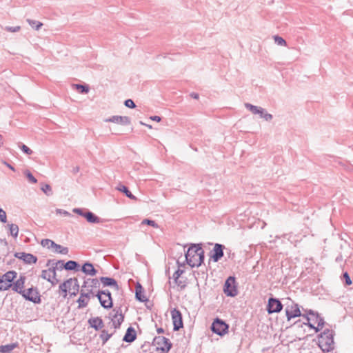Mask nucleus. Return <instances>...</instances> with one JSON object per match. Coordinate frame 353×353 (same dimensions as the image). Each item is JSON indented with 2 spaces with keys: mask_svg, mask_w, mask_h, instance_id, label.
Returning <instances> with one entry per match:
<instances>
[{
  "mask_svg": "<svg viewBox=\"0 0 353 353\" xmlns=\"http://www.w3.org/2000/svg\"><path fill=\"white\" fill-rule=\"evenodd\" d=\"M152 345L156 347L157 350L163 353H168L172 346V343L168 339L161 336L154 338Z\"/></svg>",
  "mask_w": 353,
  "mask_h": 353,
  "instance_id": "obj_4",
  "label": "nucleus"
},
{
  "mask_svg": "<svg viewBox=\"0 0 353 353\" xmlns=\"http://www.w3.org/2000/svg\"><path fill=\"white\" fill-rule=\"evenodd\" d=\"M96 294H94V292L92 291V288L84 290V294L82 296H85V297L87 299L88 302H89L91 296H95Z\"/></svg>",
  "mask_w": 353,
  "mask_h": 353,
  "instance_id": "obj_44",
  "label": "nucleus"
},
{
  "mask_svg": "<svg viewBox=\"0 0 353 353\" xmlns=\"http://www.w3.org/2000/svg\"><path fill=\"white\" fill-rule=\"evenodd\" d=\"M79 171V168L78 166L74 167L72 170L74 174L77 173Z\"/></svg>",
  "mask_w": 353,
  "mask_h": 353,
  "instance_id": "obj_64",
  "label": "nucleus"
},
{
  "mask_svg": "<svg viewBox=\"0 0 353 353\" xmlns=\"http://www.w3.org/2000/svg\"><path fill=\"white\" fill-rule=\"evenodd\" d=\"M114 311H115L116 312L112 317L111 321L112 323V326L114 327V328L118 329L120 327L121 323L124 320V316L121 314V310L120 307H119L117 310H114Z\"/></svg>",
  "mask_w": 353,
  "mask_h": 353,
  "instance_id": "obj_14",
  "label": "nucleus"
},
{
  "mask_svg": "<svg viewBox=\"0 0 353 353\" xmlns=\"http://www.w3.org/2000/svg\"><path fill=\"white\" fill-rule=\"evenodd\" d=\"M76 89L81 94H87L89 92V87L88 85L74 84Z\"/></svg>",
  "mask_w": 353,
  "mask_h": 353,
  "instance_id": "obj_34",
  "label": "nucleus"
},
{
  "mask_svg": "<svg viewBox=\"0 0 353 353\" xmlns=\"http://www.w3.org/2000/svg\"><path fill=\"white\" fill-rule=\"evenodd\" d=\"M259 114L260 115L261 118L264 119L267 121H270L273 118V116L271 114L268 113L265 110V112H263V114Z\"/></svg>",
  "mask_w": 353,
  "mask_h": 353,
  "instance_id": "obj_47",
  "label": "nucleus"
},
{
  "mask_svg": "<svg viewBox=\"0 0 353 353\" xmlns=\"http://www.w3.org/2000/svg\"><path fill=\"white\" fill-rule=\"evenodd\" d=\"M342 261H343V257H342V255H341V254L336 258V262H341Z\"/></svg>",
  "mask_w": 353,
  "mask_h": 353,
  "instance_id": "obj_61",
  "label": "nucleus"
},
{
  "mask_svg": "<svg viewBox=\"0 0 353 353\" xmlns=\"http://www.w3.org/2000/svg\"><path fill=\"white\" fill-rule=\"evenodd\" d=\"M343 278L345 279V285H350L352 284V281H351L349 274L347 272H345L343 273Z\"/></svg>",
  "mask_w": 353,
  "mask_h": 353,
  "instance_id": "obj_53",
  "label": "nucleus"
},
{
  "mask_svg": "<svg viewBox=\"0 0 353 353\" xmlns=\"http://www.w3.org/2000/svg\"><path fill=\"white\" fill-rule=\"evenodd\" d=\"M57 213H59V214H63L64 216H69L70 215V213L64 210H61V209H57Z\"/></svg>",
  "mask_w": 353,
  "mask_h": 353,
  "instance_id": "obj_58",
  "label": "nucleus"
},
{
  "mask_svg": "<svg viewBox=\"0 0 353 353\" xmlns=\"http://www.w3.org/2000/svg\"><path fill=\"white\" fill-rule=\"evenodd\" d=\"M334 332L326 328L318 336V345L324 352H328L334 348Z\"/></svg>",
  "mask_w": 353,
  "mask_h": 353,
  "instance_id": "obj_2",
  "label": "nucleus"
},
{
  "mask_svg": "<svg viewBox=\"0 0 353 353\" xmlns=\"http://www.w3.org/2000/svg\"><path fill=\"white\" fill-rule=\"evenodd\" d=\"M116 189L123 193L125 194V195L132 200H137V197L134 196L132 192L128 190V187L123 184H119L118 186L116 188Z\"/></svg>",
  "mask_w": 353,
  "mask_h": 353,
  "instance_id": "obj_23",
  "label": "nucleus"
},
{
  "mask_svg": "<svg viewBox=\"0 0 353 353\" xmlns=\"http://www.w3.org/2000/svg\"><path fill=\"white\" fill-rule=\"evenodd\" d=\"M41 190L47 195L51 196L52 194V190L51 186L48 184H45L41 187Z\"/></svg>",
  "mask_w": 353,
  "mask_h": 353,
  "instance_id": "obj_42",
  "label": "nucleus"
},
{
  "mask_svg": "<svg viewBox=\"0 0 353 353\" xmlns=\"http://www.w3.org/2000/svg\"><path fill=\"white\" fill-rule=\"evenodd\" d=\"M18 346L17 343H12L0 346V352L1 353H10L14 348Z\"/></svg>",
  "mask_w": 353,
  "mask_h": 353,
  "instance_id": "obj_28",
  "label": "nucleus"
},
{
  "mask_svg": "<svg viewBox=\"0 0 353 353\" xmlns=\"http://www.w3.org/2000/svg\"><path fill=\"white\" fill-rule=\"evenodd\" d=\"M112 334H109L107 330H103L100 334V339L102 341V344L104 345L111 338Z\"/></svg>",
  "mask_w": 353,
  "mask_h": 353,
  "instance_id": "obj_32",
  "label": "nucleus"
},
{
  "mask_svg": "<svg viewBox=\"0 0 353 353\" xmlns=\"http://www.w3.org/2000/svg\"><path fill=\"white\" fill-rule=\"evenodd\" d=\"M99 280L104 286L112 287L116 290H119V286L117 281L113 278L101 276L99 279Z\"/></svg>",
  "mask_w": 353,
  "mask_h": 353,
  "instance_id": "obj_17",
  "label": "nucleus"
},
{
  "mask_svg": "<svg viewBox=\"0 0 353 353\" xmlns=\"http://www.w3.org/2000/svg\"><path fill=\"white\" fill-rule=\"evenodd\" d=\"M303 317L307 321L306 323H303L304 325H307L310 328H314V325L310 322V318L307 315H303Z\"/></svg>",
  "mask_w": 353,
  "mask_h": 353,
  "instance_id": "obj_54",
  "label": "nucleus"
},
{
  "mask_svg": "<svg viewBox=\"0 0 353 353\" xmlns=\"http://www.w3.org/2000/svg\"><path fill=\"white\" fill-rule=\"evenodd\" d=\"M26 276L24 275H20L19 278L12 284V289L15 292L21 294L23 292V288L26 281Z\"/></svg>",
  "mask_w": 353,
  "mask_h": 353,
  "instance_id": "obj_15",
  "label": "nucleus"
},
{
  "mask_svg": "<svg viewBox=\"0 0 353 353\" xmlns=\"http://www.w3.org/2000/svg\"><path fill=\"white\" fill-rule=\"evenodd\" d=\"M50 265H54L57 270H62L63 269H64L63 265H65V263L62 260H59L56 261L55 260L49 259L47 262L46 265L50 266Z\"/></svg>",
  "mask_w": 353,
  "mask_h": 353,
  "instance_id": "obj_29",
  "label": "nucleus"
},
{
  "mask_svg": "<svg viewBox=\"0 0 353 353\" xmlns=\"http://www.w3.org/2000/svg\"><path fill=\"white\" fill-rule=\"evenodd\" d=\"M10 228V234L14 237L17 238L19 233V227L17 225L11 223L8 225Z\"/></svg>",
  "mask_w": 353,
  "mask_h": 353,
  "instance_id": "obj_33",
  "label": "nucleus"
},
{
  "mask_svg": "<svg viewBox=\"0 0 353 353\" xmlns=\"http://www.w3.org/2000/svg\"><path fill=\"white\" fill-rule=\"evenodd\" d=\"M0 221L3 223L7 222L6 213L2 208H0Z\"/></svg>",
  "mask_w": 353,
  "mask_h": 353,
  "instance_id": "obj_51",
  "label": "nucleus"
},
{
  "mask_svg": "<svg viewBox=\"0 0 353 353\" xmlns=\"http://www.w3.org/2000/svg\"><path fill=\"white\" fill-rule=\"evenodd\" d=\"M157 332L158 334H162L164 333V330L162 327H159L157 329Z\"/></svg>",
  "mask_w": 353,
  "mask_h": 353,
  "instance_id": "obj_63",
  "label": "nucleus"
},
{
  "mask_svg": "<svg viewBox=\"0 0 353 353\" xmlns=\"http://www.w3.org/2000/svg\"><path fill=\"white\" fill-rule=\"evenodd\" d=\"M223 292L230 297H234L238 294L237 285L234 276H229L225 281L223 286Z\"/></svg>",
  "mask_w": 353,
  "mask_h": 353,
  "instance_id": "obj_5",
  "label": "nucleus"
},
{
  "mask_svg": "<svg viewBox=\"0 0 353 353\" xmlns=\"http://www.w3.org/2000/svg\"><path fill=\"white\" fill-rule=\"evenodd\" d=\"M83 294H84V289L82 288L80 291V296L77 301L79 304V309L85 307L88 304L87 299L85 297V296H82Z\"/></svg>",
  "mask_w": 353,
  "mask_h": 353,
  "instance_id": "obj_27",
  "label": "nucleus"
},
{
  "mask_svg": "<svg viewBox=\"0 0 353 353\" xmlns=\"http://www.w3.org/2000/svg\"><path fill=\"white\" fill-rule=\"evenodd\" d=\"M228 328L229 325L219 318L215 319L211 325L212 332L219 336H223L227 333Z\"/></svg>",
  "mask_w": 353,
  "mask_h": 353,
  "instance_id": "obj_8",
  "label": "nucleus"
},
{
  "mask_svg": "<svg viewBox=\"0 0 353 353\" xmlns=\"http://www.w3.org/2000/svg\"><path fill=\"white\" fill-rule=\"evenodd\" d=\"M95 296L97 297L100 302L101 305L105 309H110L113 306V302L112 296L103 297L104 296L96 293Z\"/></svg>",
  "mask_w": 353,
  "mask_h": 353,
  "instance_id": "obj_16",
  "label": "nucleus"
},
{
  "mask_svg": "<svg viewBox=\"0 0 353 353\" xmlns=\"http://www.w3.org/2000/svg\"><path fill=\"white\" fill-rule=\"evenodd\" d=\"M71 290H72V292L70 293L71 296H76L79 291V285L77 278H74V283Z\"/></svg>",
  "mask_w": 353,
  "mask_h": 353,
  "instance_id": "obj_40",
  "label": "nucleus"
},
{
  "mask_svg": "<svg viewBox=\"0 0 353 353\" xmlns=\"http://www.w3.org/2000/svg\"><path fill=\"white\" fill-rule=\"evenodd\" d=\"M190 97H191L192 98L194 99H199V94H197V93L192 92V93L190 94Z\"/></svg>",
  "mask_w": 353,
  "mask_h": 353,
  "instance_id": "obj_60",
  "label": "nucleus"
},
{
  "mask_svg": "<svg viewBox=\"0 0 353 353\" xmlns=\"http://www.w3.org/2000/svg\"><path fill=\"white\" fill-rule=\"evenodd\" d=\"M99 286V282L97 279H88L87 280L84 281L82 288L84 290L92 288V291H94V289L98 288Z\"/></svg>",
  "mask_w": 353,
  "mask_h": 353,
  "instance_id": "obj_20",
  "label": "nucleus"
},
{
  "mask_svg": "<svg viewBox=\"0 0 353 353\" xmlns=\"http://www.w3.org/2000/svg\"><path fill=\"white\" fill-rule=\"evenodd\" d=\"M105 122H112L122 125H128L131 123L130 118L127 116L114 115L105 120Z\"/></svg>",
  "mask_w": 353,
  "mask_h": 353,
  "instance_id": "obj_13",
  "label": "nucleus"
},
{
  "mask_svg": "<svg viewBox=\"0 0 353 353\" xmlns=\"http://www.w3.org/2000/svg\"><path fill=\"white\" fill-rule=\"evenodd\" d=\"M4 30L10 32H19L21 30V26H6L4 28Z\"/></svg>",
  "mask_w": 353,
  "mask_h": 353,
  "instance_id": "obj_46",
  "label": "nucleus"
},
{
  "mask_svg": "<svg viewBox=\"0 0 353 353\" xmlns=\"http://www.w3.org/2000/svg\"><path fill=\"white\" fill-rule=\"evenodd\" d=\"M150 119L152 121H155L157 122H159L161 120V118L159 116H152L150 117Z\"/></svg>",
  "mask_w": 353,
  "mask_h": 353,
  "instance_id": "obj_59",
  "label": "nucleus"
},
{
  "mask_svg": "<svg viewBox=\"0 0 353 353\" xmlns=\"http://www.w3.org/2000/svg\"><path fill=\"white\" fill-rule=\"evenodd\" d=\"M97 293L104 296L103 297H108V296H112L111 295V292H110V290H99L97 292Z\"/></svg>",
  "mask_w": 353,
  "mask_h": 353,
  "instance_id": "obj_55",
  "label": "nucleus"
},
{
  "mask_svg": "<svg viewBox=\"0 0 353 353\" xmlns=\"http://www.w3.org/2000/svg\"><path fill=\"white\" fill-rule=\"evenodd\" d=\"M26 300L31 301L34 303H40L41 296L37 288L31 287L27 290H23L21 294Z\"/></svg>",
  "mask_w": 353,
  "mask_h": 353,
  "instance_id": "obj_7",
  "label": "nucleus"
},
{
  "mask_svg": "<svg viewBox=\"0 0 353 353\" xmlns=\"http://www.w3.org/2000/svg\"><path fill=\"white\" fill-rule=\"evenodd\" d=\"M172 319L173 322L174 331H178L183 327V318L181 312L174 308L171 311Z\"/></svg>",
  "mask_w": 353,
  "mask_h": 353,
  "instance_id": "obj_10",
  "label": "nucleus"
},
{
  "mask_svg": "<svg viewBox=\"0 0 353 353\" xmlns=\"http://www.w3.org/2000/svg\"><path fill=\"white\" fill-rule=\"evenodd\" d=\"M20 148L21 150L26 154H32V150L29 148L27 145H24V144H21V145L20 146Z\"/></svg>",
  "mask_w": 353,
  "mask_h": 353,
  "instance_id": "obj_50",
  "label": "nucleus"
},
{
  "mask_svg": "<svg viewBox=\"0 0 353 353\" xmlns=\"http://www.w3.org/2000/svg\"><path fill=\"white\" fill-rule=\"evenodd\" d=\"M14 256L22 260L26 264L36 263L37 261V257L30 253L15 252Z\"/></svg>",
  "mask_w": 353,
  "mask_h": 353,
  "instance_id": "obj_12",
  "label": "nucleus"
},
{
  "mask_svg": "<svg viewBox=\"0 0 353 353\" xmlns=\"http://www.w3.org/2000/svg\"><path fill=\"white\" fill-rule=\"evenodd\" d=\"M73 212L84 217L88 223H101L103 220L97 216L95 214L90 212L88 209L84 208H74Z\"/></svg>",
  "mask_w": 353,
  "mask_h": 353,
  "instance_id": "obj_3",
  "label": "nucleus"
},
{
  "mask_svg": "<svg viewBox=\"0 0 353 353\" xmlns=\"http://www.w3.org/2000/svg\"><path fill=\"white\" fill-rule=\"evenodd\" d=\"M142 224H146L150 225L154 228H158L159 225L153 220H150L148 219H143L141 222Z\"/></svg>",
  "mask_w": 353,
  "mask_h": 353,
  "instance_id": "obj_43",
  "label": "nucleus"
},
{
  "mask_svg": "<svg viewBox=\"0 0 353 353\" xmlns=\"http://www.w3.org/2000/svg\"><path fill=\"white\" fill-rule=\"evenodd\" d=\"M313 330H314L315 332L317 333L319 332L322 328H321V327H319V325H317L316 327L314 326V328H312Z\"/></svg>",
  "mask_w": 353,
  "mask_h": 353,
  "instance_id": "obj_62",
  "label": "nucleus"
},
{
  "mask_svg": "<svg viewBox=\"0 0 353 353\" xmlns=\"http://www.w3.org/2000/svg\"><path fill=\"white\" fill-rule=\"evenodd\" d=\"M143 293H144V290H143L142 285L139 283H137L135 286V298H136V299L139 301L140 302L146 301L148 299L144 296Z\"/></svg>",
  "mask_w": 353,
  "mask_h": 353,
  "instance_id": "obj_21",
  "label": "nucleus"
},
{
  "mask_svg": "<svg viewBox=\"0 0 353 353\" xmlns=\"http://www.w3.org/2000/svg\"><path fill=\"white\" fill-rule=\"evenodd\" d=\"M68 283H69L68 281H64L63 283H61L60 285H59V290L61 291H62L64 294H63V297L65 298L67 296V284Z\"/></svg>",
  "mask_w": 353,
  "mask_h": 353,
  "instance_id": "obj_48",
  "label": "nucleus"
},
{
  "mask_svg": "<svg viewBox=\"0 0 353 353\" xmlns=\"http://www.w3.org/2000/svg\"><path fill=\"white\" fill-rule=\"evenodd\" d=\"M225 246L220 243H215L214 248L210 252V259L214 262H218L224 255Z\"/></svg>",
  "mask_w": 353,
  "mask_h": 353,
  "instance_id": "obj_11",
  "label": "nucleus"
},
{
  "mask_svg": "<svg viewBox=\"0 0 353 353\" xmlns=\"http://www.w3.org/2000/svg\"><path fill=\"white\" fill-rule=\"evenodd\" d=\"M63 267L66 270L79 271L80 265L77 261L70 260L65 263Z\"/></svg>",
  "mask_w": 353,
  "mask_h": 353,
  "instance_id": "obj_25",
  "label": "nucleus"
},
{
  "mask_svg": "<svg viewBox=\"0 0 353 353\" xmlns=\"http://www.w3.org/2000/svg\"><path fill=\"white\" fill-rule=\"evenodd\" d=\"M124 105L130 108H134L136 105L132 99H126L124 102Z\"/></svg>",
  "mask_w": 353,
  "mask_h": 353,
  "instance_id": "obj_52",
  "label": "nucleus"
},
{
  "mask_svg": "<svg viewBox=\"0 0 353 353\" xmlns=\"http://www.w3.org/2000/svg\"><path fill=\"white\" fill-rule=\"evenodd\" d=\"M303 311L305 312V314H303V315H307V316H309V315H312L313 317H314L315 315L318 313L313 311L312 310H303Z\"/></svg>",
  "mask_w": 353,
  "mask_h": 353,
  "instance_id": "obj_56",
  "label": "nucleus"
},
{
  "mask_svg": "<svg viewBox=\"0 0 353 353\" xmlns=\"http://www.w3.org/2000/svg\"><path fill=\"white\" fill-rule=\"evenodd\" d=\"M50 268L48 270H49L50 274H52L51 280H54V281H56V280H58L56 278V276H57V273H56L57 268L53 265H50Z\"/></svg>",
  "mask_w": 353,
  "mask_h": 353,
  "instance_id": "obj_45",
  "label": "nucleus"
},
{
  "mask_svg": "<svg viewBox=\"0 0 353 353\" xmlns=\"http://www.w3.org/2000/svg\"><path fill=\"white\" fill-rule=\"evenodd\" d=\"M175 283L181 288V290H183L186 287V282L185 281L180 280L179 279H174Z\"/></svg>",
  "mask_w": 353,
  "mask_h": 353,
  "instance_id": "obj_49",
  "label": "nucleus"
},
{
  "mask_svg": "<svg viewBox=\"0 0 353 353\" xmlns=\"http://www.w3.org/2000/svg\"><path fill=\"white\" fill-rule=\"evenodd\" d=\"M24 174L31 183H36L37 182V179L32 175L29 170H26Z\"/></svg>",
  "mask_w": 353,
  "mask_h": 353,
  "instance_id": "obj_41",
  "label": "nucleus"
},
{
  "mask_svg": "<svg viewBox=\"0 0 353 353\" xmlns=\"http://www.w3.org/2000/svg\"><path fill=\"white\" fill-rule=\"evenodd\" d=\"M81 270L84 274L90 276H94L97 273V270L94 268L93 265L88 261L82 265Z\"/></svg>",
  "mask_w": 353,
  "mask_h": 353,
  "instance_id": "obj_19",
  "label": "nucleus"
},
{
  "mask_svg": "<svg viewBox=\"0 0 353 353\" xmlns=\"http://www.w3.org/2000/svg\"><path fill=\"white\" fill-rule=\"evenodd\" d=\"M26 21L31 26V28L35 30H39L42 26L43 23L39 21L27 19Z\"/></svg>",
  "mask_w": 353,
  "mask_h": 353,
  "instance_id": "obj_31",
  "label": "nucleus"
},
{
  "mask_svg": "<svg viewBox=\"0 0 353 353\" xmlns=\"http://www.w3.org/2000/svg\"><path fill=\"white\" fill-rule=\"evenodd\" d=\"M54 248H55V252L59 254H67L68 253V248L67 247H63L61 245L56 243Z\"/></svg>",
  "mask_w": 353,
  "mask_h": 353,
  "instance_id": "obj_36",
  "label": "nucleus"
},
{
  "mask_svg": "<svg viewBox=\"0 0 353 353\" xmlns=\"http://www.w3.org/2000/svg\"><path fill=\"white\" fill-rule=\"evenodd\" d=\"M202 244L192 243L185 254V262L192 268L199 267L203 263L205 259Z\"/></svg>",
  "mask_w": 353,
  "mask_h": 353,
  "instance_id": "obj_1",
  "label": "nucleus"
},
{
  "mask_svg": "<svg viewBox=\"0 0 353 353\" xmlns=\"http://www.w3.org/2000/svg\"><path fill=\"white\" fill-rule=\"evenodd\" d=\"M283 307V305L277 298L270 296L268 299L266 310L269 314L280 312Z\"/></svg>",
  "mask_w": 353,
  "mask_h": 353,
  "instance_id": "obj_9",
  "label": "nucleus"
},
{
  "mask_svg": "<svg viewBox=\"0 0 353 353\" xmlns=\"http://www.w3.org/2000/svg\"><path fill=\"white\" fill-rule=\"evenodd\" d=\"M274 42L278 45L281 46H285L287 45V43L285 39H283L279 35H274L273 37Z\"/></svg>",
  "mask_w": 353,
  "mask_h": 353,
  "instance_id": "obj_37",
  "label": "nucleus"
},
{
  "mask_svg": "<svg viewBox=\"0 0 353 353\" xmlns=\"http://www.w3.org/2000/svg\"><path fill=\"white\" fill-rule=\"evenodd\" d=\"M137 339V333L132 327H129L123 338V341L127 343H132Z\"/></svg>",
  "mask_w": 353,
  "mask_h": 353,
  "instance_id": "obj_18",
  "label": "nucleus"
},
{
  "mask_svg": "<svg viewBox=\"0 0 353 353\" xmlns=\"http://www.w3.org/2000/svg\"><path fill=\"white\" fill-rule=\"evenodd\" d=\"M41 244L42 246L48 247V248L50 247L54 248V245H56V243H54L53 241H52L50 239H48L41 240Z\"/></svg>",
  "mask_w": 353,
  "mask_h": 353,
  "instance_id": "obj_38",
  "label": "nucleus"
},
{
  "mask_svg": "<svg viewBox=\"0 0 353 353\" xmlns=\"http://www.w3.org/2000/svg\"><path fill=\"white\" fill-rule=\"evenodd\" d=\"M41 277L51 283L52 285H56L59 282V280H56V281H54V280H51V274H50L49 273V270H42Z\"/></svg>",
  "mask_w": 353,
  "mask_h": 353,
  "instance_id": "obj_30",
  "label": "nucleus"
},
{
  "mask_svg": "<svg viewBox=\"0 0 353 353\" xmlns=\"http://www.w3.org/2000/svg\"><path fill=\"white\" fill-rule=\"evenodd\" d=\"M65 281H68L69 283H68L67 284V290H71V286L72 285L73 283H74V278H70L68 280H66Z\"/></svg>",
  "mask_w": 353,
  "mask_h": 353,
  "instance_id": "obj_57",
  "label": "nucleus"
},
{
  "mask_svg": "<svg viewBox=\"0 0 353 353\" xmlns=\"http://www.w3.org/2000/svg\"><path fill=\"white\" fill-rule=\"evenodd\" d=\"M285 311L288 321L296 317L303 316L299 305L294 301H291L290 304L286 305Z\"/></svg>",
  "mask_w": 353,
  "mask_h": 353,
  "instance_id": "obj_6",
  "label": "nucleus"
},
{
  "mask_svg": "<svg viewBox=\"0 0 353 353\" xmlns=\"http://www.w3.org/2000/svg\"><path fill=\"white\" fill-rule=\"evenodd\" d=\"M17 272L15 271H8L5 273L2 276H1V279H3V281H6L9 283H11L12 281L17 277Z\"/></svg>",
  "mask_w": 353,
  "mask_h": 353,
  "instance_id": "obj_26",
  "label": "nucleus"
},
{
  "mask_svg": "<svg viewBox=\"0 0 353 353\" xmlns=\"http://www.w3.org/2000/svg\"><path fill=\"white\" fill-rule=\"evenodd\" d=\"M245 107L254 114H263L265 109L261 107L256 106L249 103H245Z\"/></svg>",
  "mask_w": 353,
  "mask_h": 353,
  "instance_id": "obj_24",
  "label": "nucleus"
},
{
  "mask_svg": "<svg viewBox=\"0 0 353 353\" xmlns=\"http://www.w3.org/2000/svg\"><path fill=\"white\" fill-rule=\"evenodd\" d=\"M177 264L179 265V268L173 274V279H177L184 273V270L181 269V267H183L185 265L184 263L180 264L179 261H177Z\"/></svg>",
  "mask_w": 353,
  "mask_h": 353,
  "instance_id": "obj_35",
  "label": "nucleus"
},
{
  "mask_svg": "<svg viewBox=\"0 0 353 353\" xmlns=\"http://www.w3.org/2000/svg\"><path fill=\"white\" fill-rule=\"evenodd\" d=\"M314 318V319H313V321H315V322L317 323V325H319V327H321V328H323V325H325V321H324L323 318L320 316L319 313H317Z\"/></svg>",
  "mask_w": 353,
  "mask_h": 353,
  "instance_id": "obj_39",
  "label": "nucleus"
},
{
  "mask_svg": "<svg viewBox=\"0 0 353 353\" xmlns=\"http://www.w3.org/2000/svg\"><path fill=\"white\" fill-rule=\"evenodd\" d=\"M88 323L95 330L101 329L104 324L103 320L100 317L91 318L88 320Z\"/></svg>",
  "mask_w": 353,
  "mask_h": 353,
  "instance_id": "obj_22",
  "label": "nucleus"
}]
</instances>
